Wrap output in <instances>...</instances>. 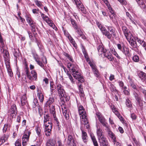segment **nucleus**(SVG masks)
Here are the masks:
<instances>
[{
  "label": "nucleus",
  "instance_id": "obj_1",
  "mask_svg": "<svg viewBox=\"0 0 146 146\" xmlns=\"http://www.w3.org/2000/svg\"><path fill=\"white\" fill-rule=\"evenodd\" d=\"M78 111L81 119V123L84 125H87L88 123V122L86 118V113L82 106H79Z\"/></svg>",
  "mask_w": 146,
  "mask_h": 146
},
{
  "label": "nucleus",
  "instance_id": "obj_2",
  "mask_svg": "<svg viewBox=\"0 0 146 146\" xmlns=\"http://www.w3.org/2000/svg\"><path fill=\"white\" fill-rule=\"evenodd\" d=\"M96 134L97 136L98 139L100 144H103L105 145L107 141L104 135L103 131L102 129L98 128L97 127L96 130Z\"/></svg>",
  "mask_w": 146,
  "mask_h": 146
},
{
  "label": "nucleus",
  "instance_id": "obj_3",
  "mask_svg": "<svg viewBox=\"0 0 146 146\" xmlns=\"http://www.w3.org/2000/svg\"><path fill=\"white\" fill-rule=\"evenodd\" d=\"M45 129V134L47 136H49L51 133L52 129V124L50 122L44 124Z\"/></svg>",
  "mask_w": 146,
  "mask_h": 146
},
{
  "label": "nucleus",
  "instance_id": "obj_4",
  "mask_svg": "<svg viewBox=\"0 0 146 146\" xmlns=\"http://www.w3.org/2000/svg\"><path fill=\"white\" fill-rule=\"evenodd\" d=\"M31 132L29 131H26L23 135L22 138V144L23 145H25L28 141Z\"/></svg>",
  "mask_w": 146,
  "mask_h": 146
},
{
  "label": "nucleus",
  "instance_id": "obj_5",
  "mask_svg": "<svg viewBox=\"0 0 146 146\" xmlns=\"http://www.w3.org/2000/svg\"><path fill=\"white\" fill-rule=\"evenodd\" d=\"M59 96L62 100L64 102L68 100L66 99V96L65 95V92L63 89L57 90Z\"/></svg>",
  "mask_w": 146,
  "mask_h": 146
},
{
  "label": "nucleus",
  "instance_id": "obj_6",
  "mask_svg": "<svg viewBox=\"0 0 146 146\" xmlns=\"http://www.w3.org/2000/svg\"><path fill=\"white\" fill-rule=\"evenodd\" d=\"M88 63L90 66L91 67L92 71L94 73V74L95 76L96 77L98 78L99 76V73L98 70L96 68L95 65L90 61H89Z\"/></svg>",
  "mask_w": 146,
  "mask_h": 146
},
{
  "label": "nucleus",
  "instance_id": "obj_7",
  "mask_svg": "<svg viewBox=\"0 0 146 146\" xmlns=\"http://www.w3.org/2000/svg\"><path fill=\"white\" fill-rule=\"evenodd\" d=\"M28 76H30V77L28 76L27 78L31 81L36 80L37 79V74L35 70L31 71Z\"/></svg>",
  "mask_w": 146,
  "mask_h": 146
},
{
  "label": "nucleus",
  "instance_id": "obj_8",
  "mask_svg": "<svg viewBox=\"0 0 146 146\" xmlns=\"http://www.w3.org/2000/svg\"><path fill=\"white\" fill-rule=\"evenodd\" d=\"M10 117L12 118L15 117L17 114V110L16 105L13 104L12 106L11 110L10 111Z\"/></svg>",
  "mask_w": 146,
  "mask_h": 146
},
{
  "label": "nucleus",
  "instance_id": "obj_9",
  "mask_svg": "<svg viewBox=\"0 0 146 146\" xmlns=\"http://www.w3.org/2000/svg\"><path fill=\"white\" fill-rule=\"evenodd\" d=\"M72 75L75 79H78V81L80 82H83L84 81V79L77 71H76L75 72L72 74Z\"/></svg>",
  "mask_w": 146,
  "mask_h": 146
},
{
  "label": "nucleus",
  "instance_id": "obj_10",
  "mask_svg": "<svg viewBox=\"0 0 146 146\" xmlns=\"http://www.w3.org/2000/svg\"><path fill=\"white\" fill-rule=\"evenodd\" d=\"M77 2L76 3V6L77 7L81 9L82 12L84 14H86V11L84 6L80 0H77Z\"/></svg>",
  "mask_w": 146,
  "mask_h": 146
},
{
  "label": "nucleus",
  "instance_id": "obj_11",
  "mask_svg": "<svg viewBox=\"0 0 146 146\" xmlns=\"http://www.w3.org/2000/svg\"><path fill=\"white\" fill-rule=\"evenodd\" d=\"M100 29L103 35L106 36L108 38L111 39L112 37V34H110V33L107 31L105 27L102 26Z\"/></svg>",
  "mask_w": 146,
  "mask_h": 146
},
{
  "label": "nucleus",
  "instance_id": "obj_12",
  "mask_svg": "<svg viewBox=\"0 0 146 146\" xmlns=\"http://www.w3.org/2000/svg\"><path fill=\"white\" fill-rule=\"evenodd\" d=\"M61 109L63 114L64 117L66 119H68L69 117V114L67 113L66 108L63 105V106H61Z\"/></svg>",
  "mask_w": 146,
  "mask_h": 146
},
{
  "label": "nucleus",
  "instance_id": "obj_13",
  "mask_svg": "<svg viewBox=\"0 0 146 146\" xmlns=\"http://www.w3.org/2000/svg\"><path fill=\"white\" fill-rule=\"evenodd\" d=\"M108 9L110 13L109 14L110 19L113 21H114L115 19V15L111 7H108Z\"/></svg>",
  "mask_w": 146,
  "mask_h": 146
},
{
  "label": "nucleus",
  "instance_id": "obj_14",
  "mask_svg": "<svg viewBox=\"0 0 146 146\" xmlns=\"http://www.w3.org/2000/svg\"><path fill=\"white\" fill-rule=\"evenodd\" d=\"M26 20L28 23L29 24L30 26L32 28V30L34 31V29H35V24L33 23V21H32V19L28 15L26 16Z\"/></svg>",
  "mask_w": 146,
  "mask_h": 146
},
{
  "label": "nucleus",
  "instance_id": "obj_15",
  "mask_svg": "<svg viewBox=\"0 0 146 146\" xmlns=\"http://www.w3.org/2000/svg\"><path fill=\"white\" fill-rule=\"evenodd\" d=\"M134 95L135 97L138 104L140 106L142 105V101L141 98L138 96V95L136 93L134 94Z\"/></svg>",
  "mask_w": 146,
  "mask_h": 146
},
{
  "label": "nucleus",
  "instance_id": "obj_16",
  "mask_svg": "<svg viewBox=\"0 0 146 146\" xmlns=\"http://www.w3.org/2000/svg\"><path fill=\"white\" fill-rule=\"evenodd\" d=\"M138 76L142 81L145 80L146 78V74L145 73L141 71L138 73Z\"/></svg>",
  "mask_w": 146,
  "mask_h": 146
},
{
  "label": "nucleus",
  "instance_id": "obj_17",
  "mask_svg": "<svg viewBox=\"0 0 146 146\" xmlns=\"http://www.w3.org/2000/svg\"><path fill=\"white\" fill-rule=\"evenodd\" d=\"M9 135L8 134H7L6 135L4 134L1 138H0V145H2L7 140L9 137Z\"/></svg>",
  "mask_w": 146,
  "mask_h": 146
},
{
  "label": "nucleus",
  "instance_id": "obj_18",
  "mask_svg": "<svg viewBox=\"0 0 146 146\" xmlns=\"http://www.w3.org/2000/svg\"><path fill=\"white\" fill-rule=\"evenodd\" d=\"M54 101V99L53 97H50L48 100L46 102L45 106H49L52 104Z\"/></svg>",
  "mask_w": 146,
  "mask_h": 146
},
{
  "label": "nucleus",
  "instance_id": "obj_19",
  "mask_svg": "<svg viewBox=\"0 0 146 146\" xmlns=\"http://www.w3.org/2000/svg\"><path fill=\"white\" fill-rule=\"evenodd\" d=\"M77 29L76 32L79 35V36H78L81 37L82 38V39H85L86 38L85 36L80 29L78 28V29Z\"/></svg>",
  "mask_w": 146,
  "mask_h": 146
},
{
  "label": "nucleus",
  "instance_id": "obj_20",
  "mask_svg": "<svg viewBox=\"0 0 146 146\" xmlns=\"http://www.w3.org/2000/svg\"><path fill=\"white\" fill-rule=\"evenodd\" d=\"M106 27L108 30H109L111 33L110 34H112V37L113 38L115 37L116 36V34L114 32V31L113 29L110 27L107 26Z\"/></svg>",
  "mask_w": 146,
  "mask_h": 146
},
{
  "label": "nucleus",
  "instance_id": "obj_21",
  "mask_svg": "<svg viewBox=\"0 0 146 146\" xmlns=\"http://www.w3.org/2000/svg\"><path fill=\"white\" fill-rule=\"evenodd\" d=\"M27 97L26 94H24L21 100V105L22 106H24L26 102Z\"/></svg>",
  "mask_w": 146,
  "mask_h": 146
},
{
  "label": "nucleus",
  "instance_id": "obj_22",
  "mask_svg": "<svg viewBox=\"0 0 146 146\" xmlns=\"http://www.w3.org/2000/svg\"><path fill=\"white\" fill-rule=\"evenodd\" d=\"M90 135L94 146H98L97 142L96 140L95 136L93 134H91Z\"/></svg>",
  "mask_w": 146,
  "mask_h": 146
},
{
  "label": "nucleus",
  "instance_id": "obj_23",
  "mask_svg": "<svg viewBox=\"0 0 146 146\" xmlns=\"http://www.w3.org/2000/svg\"><path fill=\"white\" fill-rule=\"evenodd\" d=\"M37 96L40 102H43L44 99V96L41 92H39L37 93Z\"/></svg>",
  "mask_w": 146,
  "mask_h": 146
},
{
  "label": "nucleus",
  "instance_id": "obj_24",
  "mask_svg": "<svg viewBox=\"0 0 146 146\" xmlns=\"http://www.w3.org/2000/svg\"><path fill=\"white\" fill-rule=\"evenodd\" d=\"M106 128L108 129V133L109 136L113 140L115 139V137L114 134L109 129L108 127Z\"/></svg>",
  "mask_w": 146,
  "mask_h": 146
},
{
  "label": "nucleus",
  "instance_id": "obj_25",
  "mask_svg": "<svg viewBox=\"0 0 146 146\" xmlns=\"http://www.w3.org/2000/svg\"><path fill=\"white\" fill-rule=\"evenodd\" d=\"M125 36L128 41L132 40L134 38L132 34L130 32L127 34L126 35H125Z\"/></svg>",
  "mask_w": 146,
  "mask_h": 146
},
{
  "label": "nucleus",
  "instance_id": "obj_26",
  "mask_svg": "<svg viewBox=\"0 0 146 146\" xmlns=\"http://www.w3.org/2000/svg\"><path fill=\"white\" fill-rule=\"evenodd\" d=\"M45 21L53 29H55V27L54 24L49 18H48V19L47 20Z\"/></svg>",
  "mask_w": 146,
  "mask_h": 146
},
{
  "label": "nucleus",
  "instance_id": "obj_27",
  "mask_svg": "<svg viewBox=\"0 0 146 146\" xmlns=\"http://www.w3.org/2000/svg\"><path fill=\"white\" fill-rule=\"evenodd\" d=\"M68 38L70 40V42L73 44V46L76 48V44L72 38L70 36H68Z\"/></svg>",
  "mask_w": 146,
  "mask_h": 146
},
{
  "label": "nucleus",
  "instance_id": "obj_28",
  "mask_svg": "<svg viewBox=\"0 0 146 146\" xmlns=\"http://www.w3.org/2000/svg\"><path fill=\"white\" fill-rule=\"evenodd\" d=\"M121 51L125 55H128L129 53V49L125 46H123Z\"/></svg>",
  "mask_w": 146,
  "mask_h": 146
},
{
  "label": "nucleus",
  "instance_id": "obj_29",
  "mask_svg": "<svg viewBox=\"0 0 146 146\" xmlns=\"http://www.w3.org/2000/svg\"><path fill=\"white\" fill-rule=\"evenodd\" d=\"M72 142L74 143V140L72 136L71 135H69L68 137V143L70 145L72 143Z\"/></svg>",
  "mask_w": 146,
  "mask_h": 146
},
{
  "label": "nucleus",
  "instance_id": "obj_30",
  "mask_svg": "<svg viewBox=\"0 0 146 146\" xmlns=\"http://www.w3.org/2000/svg\"><path fill=\"white\" fill-rule=\"evenodd\" d=\"M82 137L83 140L84 142L85 143L86 142V140L87 139V133L83 131H82Z\"/></svg>",
  "mask_w": 146,
  "mask_h": 146
},
{
  "label": "nucleus",
  "instance_id": "obj_31",
  "mask_svg": "<svg viewBox=\"0 0 146 146\" xmlns=\"http://www.w3.org/2000/svg\"><path fill=\"white\" fill-rule=\"evenodd\" d=\"M103 119L100 121V122L106 128H108V123L106 121L105 118H102Z\"/></svg>",
  "mask_w": 146,
  "mask_h": 146
},
{
  "label": "nucleus",
  "instance_id": "obj_32",
  "mask_svg": "<svg viewBox=\"0 0 146 146\" xmlns=\"http://www.w3.org/2000/svg\"><path fill=\"white\" fill-rule=\"evenodd\" d=\"M55 142L53 141H49L46 143V146H55Z\"/></svg>",
  "mask_w": 146,
  "mask_h": 146
},
{
  "label": "nucleus",
  "instance_id": "obj_33",
  "mask_svg": "<svg viewBox=\"0 0 146 146\" xmlns=\"http://www.w3.org/2000/svg\"><path fill=\"white\" fill-rule=\"evenodd\" d=\"M50 111L52 115H56L55 109L54 106H51L50 109Z\"/></svg>",
  "mask_w": 146,
  "mask_h": 146
},
{
  "label": "nucleus",
  "instance_id": "obj_34",
  "mask_svg": "<svg viewBox=\"0 0 146 146\" xmlns=\"http://www.w3.org/2000/svg\"><path fill=\"white\" fill-rule=\"evenodd\" d=\"M49 117L47 115H44V123H46L49 122Z\"/></svg>",
  "mask_w": 146,
  "mask_h": 146
},
{
  "label": "nucleus",
  "instance_id": "obj_35",
  "mask_svg": "<svg viewBox=\"0 0 146 146\" xmlns=\"http://www.w3.org/2000/svg\"><path fill=\"white\" fill-rule=\"evenodd\" d=\"M129 42L131 45L133 47H135L136 46V43L135 41L134 40V39L132 40L128 41Z\"/></svg>",
  "mask_w": 146,
  "mask_h": 146
},
{
  "label": "nucleus",
  "instance_id": "obj_36",
  "mask_svg": "<svg viewBox=\"0 0 146 146\" xmlns=\"http://www.w3.org/2000/svg\"><path fill=\"white\" fill-rule=\"evenodd\" d=\"M96 115L99 121L103 119L102 118H104L101 115V113L100 112H97L96 113Z\"/></svg>",
  "mask_w": 146,
  "mask_h": 146
},
{
  "label": "nucleus",
  "instance_id": "obj_37",
  "mask_svg": "<svg viewBox=\"0 0 146 146\" xmlns=\"http://www.w3.org/2000/svg\"><path fill=\"white\" fill-rule=\"evenodd\" d=\"M122 31L124 33L125 36L128 33H129L128 31V30L127 27L125 26H123L122 27Z\"/></svg>",
  "mask_w": 146,
  "mask_h": 146
},
{
  "label": "nucleus",
  "instance_id": "obj_38",
  "mask_svg": "<svg viewBox=\"0 0 146 146\" xmlns=\"http://www.w3.org/2000/svg\"><path fill=\"white\" fill-rule=\"evenodd\" d=\"M83 52L84 55V57L86 59V60L88 62L89 60V58L88 57L87 53L86 52L85 49H84L83 50Z\"/></svg>",
  "mask_w": 146,
  "mask_h": 146
},
{
  "label": "nucleus",
  "instance_id": "obj_39",
  "mask_svg": "<svg viewBox=\"0 0 146 146\" xmlns=\"http://www.w3.org/2000/svg\"><path fill=\"white\" fill-rule=\"evenodd\" d=\"M9 125L7 124H5L3 129V133H5L8 131V129L9 128Z\"/></svg>",
  "mask_w": 146,
  "mask_h": 146
},
{
  "label": "nucleus",
  "instance_id": "obj_40",
  "mask_svg": "<svg viewBox=\"0 0 146 146\" xmlns=\"http://www.w3.org/2000/svg\"><path fill=\"white\" fill-rule=\"evenodd\" d=\"M133 61L135 62H138L139 61V56L137 55H134L132 58Z\"/></svg>",
  "mask_w": 146,
  "mask_h": 146
},
{
  "label": "nucleus",
  "instance_id": "obj_41",
  "mask_svg": "<svg viewBox=\"0 0 146 146\" xmlns=\"http://www.w3.org/2000/svg\"><path fill=\"white\" fill-rule=\"evenodd\" d=\"M71 21L74 29H78V27L75 21L73 19H72L71 20Z\"/></svg>",
  "mask_w": 146,
  "mask_h": 146
},
{
  "label": "nucleus",
  "instance_id": "obj_42",
  "mask_svg": "<svg viewBox=\"0 0 146 146\" xmlns=\"http://www.w3.org/2000/svg\"><path fill=\"white\" fill-rule=\"evenodd\" d=\"M40 13L41 14V16L44 20L46 21L49 18L48 16L45 15L44 14L42 13L41 12Z\"/></svg>",
  "mask_w": 146,
  "mask_h": 146
},
{
  "label": "nucleus",
  "instance_id": "obj_43",
  "mask_svg": "<svg viewBox=\"0 0 146 146\" xmlns=\"http://www.w3.org/2000/svg\"><path fill=\"white\" fill-rule=\"evenodd\" d=\"M79 89L80 92L82 94V96H83L84 95V94H83L84 91L83 89L82 86L80 84L79 86Z\"/></svg>",
  "mask_w": 146,
  "mask_h": 146
},
{
  "label": "nucleus",
  "instance_id": "obj_44",
  "mask_svg": "<svg viewBox=\"0 0 146 146\" xmlns=\"http://www.w3.org/2000/svg\"><path fill=\"white\" fill-rule=\"evenodd\" d=\"M126 104L127 107H131L132 106V104L131 102L129 99L126 100Z\"/></svg>",
  "mask_w": 146,
  "mask_h": 146
},
{
  "label": "nucleus",
  "instance_id": "obj_45",
  "mask_svg": "<svg viewBox=\"0 0 146 146\" xmlns=\"http://www.w3.org/2000/svg\"><path fill=\"white\" fill-rule=\"evenodd\" d=\"M138 3L141 7H144L145 6L144 3L142 0H139L137 1Z\"/></svg>",
  "mask_w": 146,
  "mask_h": 146
},
{
  "label": "nucleus",
  "instance_id": "obj_46",
  "mask_svg": "<svg viewBox=\"0 0 146 146\" xmlns=\"http://www.w3.org/2000/svg\"><path fill=\"white\" fill-rule=\"evenodd\" d=\"M67 74L72 83V84H75V81L73 79L72 76L70 74L68 73V72H67Z\"/></svg>",
  "mask_w": 146,
  "mask_h": 146
},
{
  "label": "nucleus",
  "instance_id": "obj_47",
  "mask_svg": "<svg viewBox=\"0 0 146 146\" xmlns=\"http://www.w3.org/2000/svg\"><path fill=\"white\" fill-rule=\"evenodd\" d=\"M132 18H131L129 19V20H128L127 21V23L128 24H134L135 25V22L132 19Z\"/></svg>",
  "mask_w": 146,
  "mask_h": 146
},
{
  "label": "nucleus",
  "instance_id": "obj_48",
  "mask_svg": "<svg viewBox=\"0 0 146 146\" xmlns=\"http://www.w3.org/2000/svg\"><path fill=\"white\" fill-rule=\"evenodd\" d=\"M113 111L116 115H117V114H119V113L117 111L116 109L114 106H113V107L111 108Z\"/></svg>",
  "mask_w": 146,
  "mask_h": 146
},
{
  "label": "nucleus",
  "instance_id": "obj_49",
  "mask_svg": "<svg viewBox=\"0 0 146 146\" xmlns=\"http://www.w3.org/2000/svg\"><path fill=\"white\" fill-rule=\"evenodd\" d=\"M15 146H21V141L19 139H18L15 143Z\"/></svg>",
  "mask_w": 146,
  "mask_h": 146
},
{
  "label": "nucleus",
  "instance_id": "obj_50",
  "mask_svg": "<svg viewBox=\"0 0 146 146\" xmlns=\"http://www.w3.org/2000/svg\"><path fill=\"white\" fill-rule=\"evenodd\" d=\"M7 69L9 75L10 77H12L13 76V74L11 69H10L9 67L8 68H7Z\"/></svg>",
  "mask_w": 146,
  "mask_h": 146
},
{
  "label": "nucleus",
  "instance_id": "obj_51",
  "mask_svg": "<svg viewBox=\"0 0 146 146\" xmlns=\"http://www.w3.org/2000/svg\"><path fill=\"white\" fill-rule=\"evenodd\" d=\"M73 67H72L71 68H70V70H71V71H72V73L73 74V73L75 72L76 71L75 69V66H74V65H73Z\"/></svg>",
  "mask_w": 146,
  "mask_h": 146
},
{
  "label": "nucleus",
  "instance_id": "obj_52",
  "mask_svg": "<svg viewBox=\"0 0 146 146\" xmlns=\"http://www.w3.org/2000/svg\"><path fill=\"white\" fill-rule=\"evenodd\" d=\"M130 86L134 89L136 90V85L132 82H130Z\"/></svg>",
  "mask_w": 146,
  "mask_h": 146
},
{
  "label": "nucleus",
  "instance_id": "obj_53",
  "mask_svg": "<svg viewBox=\"0 0 146 146\" xmlns=\"http://www.w3.org/2000/svg\"><path fill=\"white\" fill-rule=\"evenodd\" d=\"M35 4L38 7H41L42 6L40 2L38 1H35Z\"/></svg>",
  "mask_w": 146,
  "mask_h": 146
},
{
  "label": "nucleus",
  "instance_id": "obj_54",
  "mask_svg": "<svg viewBox=\"0 0 146 146\" xmlns=\"http://www.w3.org/2000/svg\"><path fill=\"white\" fill-rule=\"evenodd\" d=\"M108 56L107 58L110 61H112L113 59V58L112 57L111 54H110L109 55H108Z\"/></svg>",
  "mask_w": 146,
  "mask_h": 146
},
{
  "label": "nucleus",
  "instance_id": "obj_55",
  "mask_svg": "<svg viewBox=\"0 0 146 146\" xmlns=\"http://www.w3.org/2000/svg\"><path fill=\"white\" fill-rule=\"evenodd\" d=\"M117 116L119 118L121 121L123 122L124 121L123 119L122 116L120 115L119 113L117 114Z\"/></svg>",
  "mask_w": 146,
  "mask_h": 146
},
{
  "label": "nucleus",
  "instance_id": "obj_56",
  "mask_svg": "<svg viewBox=\"0 0 146 146\" xmlns=\"http://www.w3.org/2000/svg\"><path fill=\"white\" fill-rule=\"evenodd\" d=\"M56 145V146H63V145L61 143V141L60 140L58 141Z\"/></svg>",
  "mask_w": 146,
  "mask_h": 146
},
{
  "label": "nucleus",
  "instance_id": "obj_57",
  "mask_svg": "<svg viewBox=\"0 0 146 146\" xmlns=\"http://www.w3.org/2000/svg\"><path fill=\"white\" fill-rule=\"evenodd\" d=\"M123 92L126 95H128L129 94V89H128V90H123Z\"/></svg>",
  "mask_w": 146,
  "mask_h": 146
},
{
  "label": "nucleus",
  "instance_id": "obj_58",
  "mask_svg": "<svg viewBox=\"0 0 146 146\" xmlns=\"http://www.w3.org/2000/svg\"><path fill=\"white\" fill-rule=\"evenodd\" d=\"M113 141L115 145L117 146H121V144L119 143L116 141L115 139L113 140Z\"/></svg>",
  "mask_w": 146,
  "mask_h": 146
},
{
  "label": "nucleus",
  "instance_id": "obj_59",
  "mask_svg": "<svg viewBox=\"0 0 146 146\" xmlns=\"http://www.w3.org/2000/svg\"><path fill=\"white\" fill-rule=\"evenodd\" d=\"M119 1L121 4L125 5L126 4V2L125 0H117Z\"/></svg>",
  "mask_w": 146,
  "mask_h": 146
},
{
  "label": "nucleus",
  "instance_id": "obj_60",
  "mask_svg": "<svg viewBox=\"0 0 146 146\" xmlns=\"http://www.w3.org/2000/svg\"><path fill=\"white\" fill-rule=\"evenodd\" d=\"M63 89L62 86L60 84H58L57 86V90H61L62 89Z\"/></svg>",
  "mask_w": 146,
  "mask_h": 146
},
{
  "label": "nucleus",
  "instance_id": "obj_61",
  "mask_svg": "<svg viewBox=\"0 0 146 146\" xmlns=\"http://www.w3.org/2000/svg\"><path fill=\"white\" fill-rule=\"evenodd\" d=\"M66 56L67 57L68 59L70 60L72 62H73V60L71 57V56L69 54H67L66 55Z\"/></svg>",
  "mask_w": 146,
  "mask_h": 146
},
{
  "label": "nucleus",
  "instance_id": "obj_62",
  "mask_svg": "<svg viewBox=\"0 0 146 146\" xmlns=\"http://www.w3.org/2000/svg\"><path fill=\"white\" fill-rule=\"evenodd\" d=\"M36 131L37 134L38 135H39L40 133V128L37 127L36 129Z\"/></svg>",
  "mask_w": 146,
  "mask_h": 146
},
{
  "label": "nucleus",
  "instance_id": "obj_63",
  "mask_svg": "<svg viewBox=\"0 0 146 146\" xmlns=\"http://www.w3.org/2000/svg\"><path fill=\"white\" fill-rule=\"evenodd\" d=\"M114 76L112 74H111L109 78V80H110L111 81L114 79Z\"/></svg>",
  "mask_w": 146,
  "mask_h": 146
},
{
  "label": "nucleus",
  "instance_id": "obj_64",
  "mask_svg": "<svg viewBox=\"0 0 146 146\" xmlns=\"http://www.w3.org/2000/svg\"><path fill=\"white\" fill-rule=\"evenodd\" d=\"M141 46L146 51V43L145 42H142Z\"/></svg>",
  "mask_w": 146,
  "mask_h": 146
}]
</instances>
